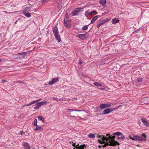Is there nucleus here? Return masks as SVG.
Instances as JSON below:
<instances>
[{
    "label": "nucleus",
    "mask_w": 149,
    "mask_h": 149,
    "mask_svg": "<svg viewBox=\"0 0 149 149\" xmlns=\"http://www.w3.org/2000/svg\"><path fill=\"white\" fill-rule=\"evenodd\" d=\"M106 137L101 135L99 136V139L98 141L100 143L104 144L102 146L105 147L106 146H113L118 145L119 143L115 141L114 138V136L111 137L109 134H106Z\"/></svg>",
    "instance_id": "obj_1"
},
{
    "label": "nucleus",
    "mask_w": 149,
    "mask_h": 149,
    "mask_svg": "<svg viewBox=\"0 0 149 149\" xmlns=\"http://www.w3.org/2000/svg\"><path fill=\"white\" fill-rule=\"evenodd\" d=\"M129 138L130 139H131L133 140L143 141H145L146 136L144 134H143L141 136H134L133 137L130 136Z\"/></svg>",
    "instance_id": "obj_2"
},
{
    "label": "nucleus",
    "mask_w": 149,
    "mask_h": 149,
    "mask_svg": "<svg viewBox=\"0 0 149 149\" xmlns=\"http://www.w3.org/2000/svg\"><path fill=\"white\" fill-rule=\"evenodd\" d=\"M53 31L56 40L58 42H60L61 41V38L57 26H55L53 27Z\"/></svg>",
    "instance_id": "obj_3"
},
{
    "label": "nucleus",
    "mask_w": 149,
    "mask_h": 149,
    "mask_svg": "<svg viewBox=\"0 0 149 149\" xmlns=\"http://www.w3.org/2000/svg\"><path fill=\"white\" fill-rule=\"evenodd\" d=\"M110 103L107 102V103L102 104H100V107L102 109H104L106 108H108L111 106Z\"/></svg>",
    "instance_id": "obj_4"
},
{
    "label": "nucleus",
    "mask_w": 149,
    "mask_h": 149,
    "mask_svg": "<svg viewBox=\"0 0 149 149\" xmlns=\"http://www.w3.org/2000/svg\"><path fill=\"white\" fill-rule=\"evenodd\" d=\"M82 9V8H75L72 11V14L74 15H77L78 13L81 11Z\"/></svg>",
    "instance_id": "obj_5"
},
{
    "label": "nucleus",
    "mask_w": 149,
    "mask_h": 149,
    "mask_svg": "<svg viewBox=\"0 0 149 149\" xmlns=\"http://www.w3.org/2000/svg\"><path fill=\"white\" fill-rule=\"evenodd\" d=\"M64 24L66 27L68 28H70V24L71 21L70 19H68L67 18H65L64 19Z\"/></svg>",
    "instance_id": "obj_6"
},
{
    "label": "nucleus",
    "mask_w": 149,
    "mask_h": 149,
    "mask_svg": "<svg viewBox=\"0 0 149 149\" xmlns=\"http://www.w3.org/2000/svg\"><path fill=\"white\" fill-rule=\"evenodd\" d=\"M113 111V110L111 109L108 108L104 110L102 112V114L105 115L110 113L111 112Z\"/></svg>",
    "instance_id": "obj_7"
},
{
    "label": "nucleus",
    "mask_w": 149,
    "mask_h": 149,
    "mask_svg": "<svg viewBox=\"0 0 149 149\" xmlns=\"http://www.w3.org/2000/svg\"><path fill=\"white\" fill-rule=\"evenodd\" d=\"M59 81L58 78L57 77H55L52 79V80L49 82L48 84L49 85H52L53 84H55L57 81Z\"/></svg>",
    "instance_id": "obj_8"
},
{
    "label": "nucleus",
    "mask_w": 149,
    "mask_h": 149,
    "mask_svg": "<svg viewBox=\"0 0 149 149\" xmlns=\"http://www.w3.org/2000/svg\"><path fill=\"white\" fill-rule=\"evenodd\" d=\"M31 10V8L30 7H26V8L24 9L22 11H17L15 12H20L21 13H25L27 12H28L29 11Z\"/></svg>",
    "instance_id": "obj_9"
},
{
    "label": "nucleus",
    "mask_w": 149,
    "mask_h": 149,
    "mask_svg": "<svg viewBox=\"0 0 149 149\" xmlns=\"http://www.w3.org/2000/svg\"><path fill=\"white\" fill-rule=\"evenodd\" d=\"M86 34H80L78 35L77 36L80 39L83 40L86 38Z\"/></svg>",
    "instance_id": "obj_10"
},
{
    "label": "nucleus",
    "mask_w": 149,
    "mask_h": 149,
    "mask_svg": "<svg viewBox=\"0 0 149 149\" xmlns=\"http://www.w3.org/2000/svg\"><path fill=\"white\" fill-rule=\"evenodd\" d=\"M84 15L87 17H88L92 15L91 11L90 12L89 10H87L85 11Z\"/></svg>",
    "instance_id": "obj_11"
},
{
    "label": "nucleus",
    "mask_w": 149,
    "mask_h": 149,
    "mask_svg": "<svg viewBox=\"0 0 149 149\" xmlns=\"http://www.w3.org/2000/svg\"><path fill=\"white\" fill-rule=\"evenodd\" d=\"M36 126L37 127L34 129V130L35 131L42 130L43 129L42 126H39L38 125V126Z\"/></svg>",
    "instance_id": "obj_12"
},
{
    "label": "nucleus",
    "mask_w": 149,
    "mask_h": 149,
    "mask_svg": "<svg viewBox=\"0 0 149 149\" xmlns=\"http://www.w3.org/2000/svg\"><path fill=\"white\" fill-rule=\"evenodd\" d=\"M106 2V0H100V3L102 6H105V3Z\"/></svg>",
    "instance_id": "obj_13"
},
{
    "label": "nucleus",
    "mask_w": 149,
    "mask_h": 149,
    "mask_svg": "<svg viewBox=\"0 0 149 149\" xmlns=\"http://www.w3.org/2000/svg\"><path fill=\"white\" fill-rule=\"evenodd\" d=\"M86 148V146L84 144L82 145H81L80 146H79L78 147L76 148L77 149H84V148Z\"/></svg>",
    "instance_id": "obj_14"
},
{
    "label": "nucleus",
    "mask_w": 149,
    "mask_h": 149,
    "mask_svg": "<svg viewBox=\"0 0 149 149\" xmlns=\"http://www.w3.org/2000/svg\"><path fill=\"white\" fill-rule=\"evenodd\" d=\"M141 121L147 127L149 126V124L148 122L144 118H142Z\"/></svg>",
    "instance_id": "obj_15"
},
{
    "label": "nucleus",
    "mask_w": 149,
    "mask_h": 149,
    "mask_svg": "<svg viewBox=\"0 0 149 149\" xmlns=\"http://www.w3.org/2000/svg\"><path fill=\"white\" fill-rule=\"evenodd\" d=\"M98 18V16H96L94 17L92 19L91 21V23L93 24L94 23L95 21Z\"/></svg>",
    "instance_id": "obj_16"
},
{
    "label": "nucleus",
    "mask_w": 149,
    "mask_h": 149,
    "mask_svg": "<svg viewBox=\"0 0 149 149\" xmlns=\"http://www.w3.org/2000/svg\"><path fill=\"white\" fill-rule=\"evenodd\" d=\"M119 20L118 19H113L112 20V22L113 24H115L118 23Z\"/></svg>",
    "instance_id": "obj_17"
},
{
    "label": "nucleus",
    "mask_w": 149,
    "mask_h": 149,
    "mask_svg": "<svg viewBox=\"0 0 149 149\" xmlns=\"http://www.w3.org/2000/svg\"><path fill=\"white\" fill-rule=\"evenodd\" d=\"M26 52H24L22 53H19L18 54L22 56L23 58H24L26 56Z\"/></svg>",
    "instance_id": "obj_18"
},
{
    "label": "nucleus",
    "mask_w": 149,
    "mask_h": 149,
    "mask_svg": "<svg viewBox=\"0 0 149 149\" xmlns=\"http://www.w3.org/2000/svg\"><path fill=\"white\" fill-rule=\"evenodd\" d=\"M88 136L90 138H92L93 139L95 137V134L92 133H90L88 135Z\"/></svg>",
    "instance_id": "obj_19"
},
{
    "label": "nucleus",
    "mask_w": 149,
    "mask_h": 149,
    "mask_svg": "<svg viewBox=\"0 0 149 149\" xmlns=\"http://www.w3.org/2000/svg\"><path fill=\"white\" fill-rule=\"evenodd\" d=\"M25 16L27 17H30L31 16V14L29 13H22Z\"/></svg>",
    "instance_id": "obj_20"
},
{
    "label": "nucleus",
    "mask_w": 149,
    "mask_h": 149,
    "mask_svg": "<svg viewBox=\"0 0 149 149\" xmlns=\"http://www.w3.org/2000/svg\"><path fill=\"white\" fill-rule=\"evenodd\" d=\"M93 84L95 86H102V84H100L98 83L97 82H95L93 83Z\"/></svg>",
    "instance_id": "obj_21"
},
{
    "label": "nucleus",
    "mask_w": 149,
    "mask_h": 149,
    "mask_svg": "<svg viewBox=\"0 0 149 149\" xmlns=\"http://www.w3.org/2000/svg\"><path fill=\"white\" fill-rule=\"evenodd\" d=\"M38 119L39 120H41L42 122H44V118L42 116H39L38 117Z\"/></svg>",
    "instance_id": "obj_22"
},
{
    "label": "nucleus",
    "mask_w": 149,
    "mask_h": 149,
    "mask_svg": "<svg viewBox=\"0 0 149 149\" xmlns=\"http://www.w3.org/2000/svg\"><path fill=\"white\" fill-rule=\"evenodd\" d=\"M113 135L119 136L122 135V134L120 132H116L113 134Z\"/></svg>",
    "instance_id": "obj_23"
},
{
    "label": "nucleus",
    "mask_w": 149,
    "mask_h": 149,
    "mask_svg": "<svg viewBox=\"0 0 149 149\" xmlns=\"http://www.w3.org/2000/svg\"><path fill=\"white\" fill-rule=\"evenodd\" d=\"M41 100V99L39 100H36V101H32V102H31L30 103V104L31 105L33 104H34V103H37V102H38V101H40Z\"/></svg>",
    "instance_id": "obj_24"
},
{
    "label": "nucleus",
    "mask_w": 149,
    "mask_h": 149,
    "mask_svg": "<svg viewBox=\"0 0 149 149\" xmlns=\"http://www.w3.org/2000/svg\"><path fill=\"white\" fill-rule=\"evenodd\" d=\"M88 26V25H86L84 26L82 28V29L83 30H86Z\"/></svg>",
    "instance_id": "obj_25"
},
{
    "label": "nucleus",
    "mask_w": 149,
    "mask_h": 149,
    "mask_svg": "<svg viewBox=\"0 0 149 149\" xmlns=\"http://www.w3.org/2000/svg\"><path fill=\"white\" fill-rule=\"evenodd\" d=\"M37 119H35L34 120V121L33 124L34 125H35L36 126H38L37 123Z\"/></svg>",
    "instance_id": "obj_26"
},
{
    "label": "nucleus",
    "mask_w": 149,
    "mask_h": 149,
    "mask_svg": "<svg viewBox=\"0 0 149 149\" xmlns=\"http://www.w3.org/2000/svg\"><path fill=\"white\" fill-rule=\"evenodd\" d=\"M40 102H41L42 105H43L47 103V101H41Z\"/></svg>",
    "instance_id": "obj_27"
},
{
    "label": "nucleus",
    "mask_w": 149,
    "mask_h": 149,
    "mask_svg": "<svg viewBox=\"0 0 149 149\" xmlns=\"http://www.w3.org/2000/svg\"><path fill=\"white\" fill-rule=\"evenodd\" d=\"M137 80L138 82H142L143 81V80L142 78H140L138 79Z\"/></svg>",
    "instance_id": "obj_28"
},
{
    "label": "nucleus",
    "mask_w": 149,
    "mask_h": 149,
    "mask_svg": "<svg viewBox=\"0 0 149 149\" xmlns=\"http://www.w3.org/2000/svg\"><path fill=\"white\" fill-rule=\"evenodd\" d=\"M72 110H74V109H66V110L68 112H70L71 111H72Z\"/></svg>",
    "instance_id": "obj_29"
},
{
    "label": "nucleus",
    "mask_w": 149,
    "mask_h": 149,
    "mask_svg": "<svg viewBox=\"0 0 149 149\" xmlns=\"http://www.w3.org/2000/svg\"><path fill=\"white\" fill-rule=\"evenodd\" d=\"M36 104L39 107H40V106H42L40 102L37 103Z\"/></svg>",
    "instance_id": "obj_30"
},
{
    "label": "nucleus",
    "mask_w": 149,
    "mask_h": 149,
    "mask_svg": "<svg viewBox=\"0 0 149 149\" xmlns=\"http://www.w3.org/2000/svg\"><path fill=\"white\" fill-rule=\"evenodd\" d=\"M92 14L93 13H95V15H96L97 14V12L95 10H93V11H91Z\"/></svg>",
    "instance_id": "obj_31"
},
{
    "label": "nucleus",
    "mask_w": 149,
    "mask_h": 149,
    "mask_svg": "<svg viewBox=\"0 0 149 149\" xmlns=\"http://www.w3.org/2000/svg\"><path fill=\"white\" fill-rule=\"evenodd\" d=\"M72 111H78V112H80L81 111H84V110H78L77 109H74V110H72Z\"/></svg>",
    "instance_id": "obj_32"
},
{
    "label": "nucleus",
    "mask_w": 149,
    "mask_h": 149,
    "mask_svg": "<svg viewBox=\"0 0 149 149\" xmlns=\"http://www.w3.org/2000/svg\"><path fill=\"white\" fill-rule=\"evenodd\" d=\"M14 83H22L23 84L24 83L21 81H17L15 82Z\"/></svg>",
    "instance_id": "obj_33"
},
{
    "label": "nucleus",
    "mask_w": 149,
    "mask_h": 149,
    "mask_svg": "<svg viewBox=\"0 0 149 149\" xmlns=\"http://www.w3.org/2000/svg\"><path fill=\"white\" fill-rule=\"evenodd\" d=\"M108 20L107 19H104L103 20L102 22H103V23H104L105 24V23L106 22H107L108 21Z\"/></svg>",
    "instance_id": "obj_34"
},
{
    "label": "nucleus",
    "mask_w": 149,
    "mask_h": 149,
    "mask_svg": "<svg viewBox=\"0 0 149 149\" xmlns=\"http://www.w3.org/2000/svg\"><path fill=\"white\" fill-rule=\"evenodd\" d=\"M54 99L56 100L57 101H60V99H58L56 97H54Z\"/></svg>",
    "instance_id": "obj_35"
},
{
    "label": "nucleus",
    "mask_w": 149,
    "mask_h": 149,
    "mask_svg": "<svg viewBox=\"0 0 149 149\" xmlns=\"http://www.w3.org/2000/svg\"><path fill=\"white\" fill-rule=\"evenodd\" d=\"M118 108V106L116 107L115 108H112L111 109L113 110V111L117 109Z\"/></svg>",
    "instance_id": "obj_36"
},
{
    "label": "nucleus",
    "mask_w": 149,
    "mask_h": 149,
    "mask_svg": "<svg viewBox=\"0 0 149 149\" xmlns=\"http://www.w3.org/2000/svg\"><path fill=\"white\" fill-rule=\"evenodd\" d=\"M38 109H39V107L37 105V106H36V107H34V109L36 110Z\"/></svg>",
    "instance_id": "obj_37"
},
{
    "label": "nucleus",
    "mask_w": 149,
    "mask_h": 149,
    "mask_svg": "<svg viewBox=\"0 0 149 149\" xmlns=\"http://www.w3.org/2000/svg\"><path fill=\"white\" fill-rule=\"evenodd\" d=\"M120 138V139H123L124 138V136L123 135H121Z\"/></svg>",
    "instance_id": "obj_38"
},
{
    "label": "nucleus",
    "mask_w": 149,
    "mask_h": 149,
    "mask_svg": "<svg viewBox=\"0 0 149 149\" xmlns=\"http://www.w3.org/2000/svg\"><path fill=\"white\" fill-rule=\"evenodd\" d=\"M101 26V25L100 24H98L97 25V27L98 28H99V27H100Z\"/></svg>",
    "instance_id": "obj_39"
},
{
    "label": "nucleus",
    "mask_w": 149,
    "mask_h": 149,
    "mask_svg": "<svg viewBox=\"0 0 149 149\" xmlns=\"http://www.w3.org/2000/svg\"><path fill=\"white\" fill-rule=\"evenodd\" d=\"M100 24L101 26V25H103V24H104V23H103V22H101V23H100Z\"/></svg>",
    "instance_id": "obj_40"
},
{
    "label": "nucleus",
    "mask_w": 149,
    "mask_h": 149,
    "mask_svg": "<svg viewBox=\"0 0 149 149\" xmlns=\"http://www.w3.org/2000/svg\"><path fill=\"white\" fill-rule=\"evenodd\" d=\"M99 89L101 90H104L105 89V88H99Z\"/></svg>",
    "instance_id": "obj_41"
},
{
    "label": "nucleus",
    "mask_w": 149,
    "mask_h": 149,
    "mask_svg": "<svg viewBox=\"0 0 149 149\" xmlns=\"http://www.w3.org/2000/svg\"><path fill=\"white\" fill-rule=\"evenodd\" d=\"M30 105H31L30 104V103H29V104H26V105H25V106H30Z\"/></svg>",
    "instance_id": "obj_42"
},
{
    "label": "nucleus",
    "mask_w": 149,
    "mask_h": 149,
    "mask_svg": "<svg viewBox=\"0 0 149 149\" xmlns=\"http://www.w3.org/2000/svg\"><path fill=\"white\" fill-rule=\"evenodd\" d=\"M79 146V144L78 143H77V145H76V148L77 147H78Z\"/></svg>",
    "instance_id": "obj_43"
},
{
    "label": "nucleus",
    "mask_w": 149,
    "mask_h": 149,
    "mask_svg": "<svg viewBox=\"0 0 149 149\" xmlns=\"http://www.w3.org/2000/svg\"><path fill=\"white\" fill-rule=\"evenodd\" d=\"M4 12L5 13H9V14H10V13H13V12H6V11H4Z\"/></svg>",
    "instance_id": "obj_44"
},
{
    "label": "nucleus",
    "mask_w": 149,
    "mask_h": 149,
    "mask_svg": "<svg viewBox=\"0 0 149 149\" xmlns=\"http://www.w3.org/2000/svg\"><path fill=\"white\" fill-rule=\"evenodd\" d=\"M75 143H72V146H76V145H75Z\"/></svg>",
    "instance_id": "obj_45"
},
{
    "label": "nucleus",
    "mask_w": 149,
    "mask_h": 149,
    "mask_svg": "<svg viewBox=\"0 0 149 149\" xmlns=\"http://www.w3.org/2000/svg\"><path fill=\"white\" fill-rule=\"evenodd\" d=\"M47 0H43L42 1V3H44V2H45V1H47Z\"/></svg>",
    "instance_id": "obj_46"
},
{
    "label": "nucleus",
    "mask_w": 149,
    "mask_h": 149,
    "mask_svg": "<svg viewBox=\"0 0 149 149\" xmlns=\"http://www.w3.org/2000/svg\"><path fill=\"white\" fill-rule=\"evenodd\" d=\"M140 29H138L137 30H136L135 31V32H137L138 31H139V30Z\"/></svg>",
    "instance_id": "obj_47"
},
{
    "label": "nucleus",
    "mask_w": 149,
    "mask_h": 149,
    "mask_svg": "<svg viewBox=\"0 0 149 149\" xmlns=\"http://www.w3.org/2000/svg\"><path fill=\"white\" fill-rule=\"evenodd\" d=\"M2 81L3 82H5L6 81L4 80H2Z\"/></svg>",
    "instance_id": "obj_48"
},
{
    "label": "nucleus",
    "mask_w": 149,
    "mask_h": 149,
    "mask_svg": "<svg viewBox=\"0 0 149 149\" xmlns=\"http://www.w3.org/2000/svg\"><path fill=\"white\" fill-rule=\"evenodd\" d=\"M30 149V147L29 146V145L28 146V147L27 148V149Z\"/></svg>",
    "instance_id": "obj_49"
},
{
    "label": "nucleus",
    "mask_w": 149,
    "mask_h": 149,
    "mask_svg": "<svg viewBox=\"0 0 149 149\" xmlns=\"http://www.w3.org/2000/svg\"><path fill=\"white\" fill-rule=\"evenodd\" d=\"M68 14L67 13L66 14V18H67V17H68Z\"/></svg>",
    "instance_id": "obj_50"
},
{
    "label": "nucleus",
    "mask_w": 149,
    "mask_h": 149,
    "mask_svg": "<svg viewBox=\"0 0 149 149\" xmlns=\"http://www.w3.org/2000/svg\"><path fill=\"white\" fill-rule=\"evenodd\" d=\"M70 117H73V118H76V117L74 116H70Z\"/></svg>",
    "instance_id": "obj_51"
},
{
    "label": "nucleus",
    "mask_w": 149,
    "mask_h": 149,
    "mask_svg": "<svg viewBox=\"0 0 149 149\" xmlns=\"http://www.w3.org/2000/svg\"><path fill=\"white\" fill-rule=\"evenodd\" d=\"M118 108H119V107H121V105H119V106H118Z\"/></svg>",
    "instance_id": "obj_52"
},
{
    "label": "nucleus",
    "mask_w": 149,
    "mask_h": 149,
    "mask_svg": "<svg viewBox=\"0 0 149 149\" xmlns=\"http://www.w3.org/2000/svg\"><path fill=\"white\" fill-rule=\"evenodd\" d=\"M81 63H82V62H79V64H81Z\"/></svg>",
    "instance_id": "obj_53"
},
{
    "label": "nucleus",
    "mask_w": 149,
    "mask_h": 149,
    "mask_svg": "<svg viewBox=\"0 0 149 149\" xmlns=\"http://www.w3.org/2000/svg\"><path fill=\"white\" fill-rule=\"evenodd\" d=\"M78 118H80V117H78Z\"/></svg>",
    "instance_id": "obj_54"
},
{
    "label": "nucleus",
    "mask_w": 149,
    "mask_h": 149,
    "mask_svg": "<svg viewBox=\"0 0 149 149\" xmlns=\"http://www.w3.org/2000/svg\"><path fill=\"white\" fill-rule=\"evenodd\" d=\"M1 61V59H0V62Z\"/></svg>",
    "instance_id": "obj_55"
}]
</instances>
